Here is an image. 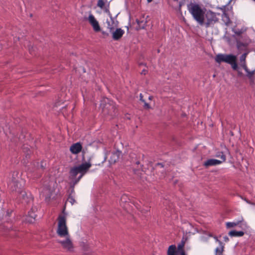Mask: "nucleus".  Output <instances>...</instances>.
Instances as JSON below:
<instances>
[{"label":"nucleus","instance_id":"f257e3e1","mask_svg":"<svg viewBox=\"0 0 255 255\" xmlns=\"http://www.w3.org/2000/svg\"><path fill=\"white\" fill-rule=\"evenodd\" d=\"M58 226L57 229V234L60 237H66V239L63 240H59L62 248L67 252H73L74 247L73 243L69 238L68 228L66 225L67 215L63 210L62 213L60 214L57 218Z\"/></svg>","mask_w":255,"mask_h":255},{"label":"nucleus","instance_id":"f03ea898","mask_svg":"<svg viewBox=\"0 0 255 255\" xmlns=\"http://www.w3.org/2000/svg\"><path fill=\"white\" fill-rule=\"evenodd\" d=\"M24 181L19 176L18 171H14L11 173V177L8 183V186L10 191L15 194V195L25 199L27 194L23 190Z\"/></svg>","mask_w":255,"mask_h":255},{"label":"nucleus","instance_id":"7ed1b4c3","mask_svg":"<svg viewBox=\"0 0 255 255\" xmlns=\"http://www.w3.org/2000/svg\"><path fill=\"white\" fill-rule=\"evenodd\" d=\"M187 8L193 19L200 25H204L206 10L202 8L198 3L195 2H191L188 3L187 5Z\"/></svg>","mask_w":255,"mask_h":255},{"label":"nucleus","instance_id":"20e7f679","mask_svg":"<svg viewBox=\"0 0 255 255\" xmlns=\"http://www.w3.org/2000/svg\"><path fill=\"white\" fill-rule=\"evenodd\" d=\"M91 165L90 163L85 162L71 169L70 174L74 186L78 183Z\"/></svg>","mask_w":255,"mask_h":255},{"label":"nucleus","instance_id":"39448f33","mask_svg":"<svg viewBox=\"0 0 255 255\" xmlns=\"http://www.w3.org/2000/svg\"><path fill=\"white\" fill-rule=\"evenodd\" d=\"M100 108L104 115H110L112 117L116 115L117 110L116 105L108 98H104L101 101Z\"/></svg>","mask_w":255,"mask_h":255},{"label":"nucleus","instance_id":"423d86ee","mask_svg":"<svg viewBox=\"0 0 255 255\" xmlns=\"http://www.w3.org/2000/svg\"><path fill=\"white\" fill-rule=\"evenodd\" d=\"M215 61L218 63L225 62L230 64L232 68L236 70L238 68L237 57L232 54H218L215 58Z\"/></svg>","mask_w":255,"mask_h":255},{"label":"nucleus","instance_id":"0eeeda50","mask_svg":"<svg viewBox=\"0 0 255 255\" xmlns=\"http://www.w3.org/2000/svg\"><path fill=\"white\" fill-rule=\"evenodd\" d=\"M217 21V17L215 13L209 10L206 12L205 11V20L204 24L206 27H209L211 24Z\"/></svg>","mask_w":255,"mask_h":255},{"label":"nucleus","instance_id":"6e6552de","mask_svg":"<svg viewBox=\"0 0 255 255\" xmlns=\"http://www.w3.org/2000/svg\"><path fill=\"white\" fill-rule=\"evenodd\" d=\"M88 20L95 32H99L101 30V27L98 21L92 14H89Z\"/></svg>","mask_w":255,"mask_h":255},{"label":"nucleus","instance_id":"1a4fd4ad","mask_svg":"<svg viewBox=\"0 0 255 255\" xmlns=\"http://www.w3.org/2000/svg\"><path fill=\"white\" fill-rule=\"evenodd\" d=\"M82 149V145L80 142H76L71 145L70 147V151L74 154L80 153Z\"/></svg>","mask_w":255,"mask_h":255},{"label":"nucleus","instance_id":"9d476101","mask_svg":"<svg viewBox=\"0 0 255 255\" xmlns=\"http://www.w3.org/2000/svg\"><path fill=\"white\" fill-rule=\"evenodd\" d=\"M112 38L115 40H119L120 39L125 33L124 30L121 28H117L114 31L112 32Z\"/></svg>","mask_w":255,"mask_h":255},{"label":"nucleus","instance_id":"9b49d317","mask_svg":"<svg viewBox=\"0 0 255 255\" xmlns=\"http://www.w3.org/2000/svg\"><path fill=\"white\" fill-rule=\"evenodd\" d=\"M221 162L220 161V160L216 159H209L204 162L203 165L208 168L210 166H215L217 165L220 164Z\"/></svg>","mask_w":255,"mask_h":255},{"label":"nucleus","instance_id":"f8f14e48","mask_svg":"<svg viewBox=\"0 0 255 255\" xmlns=\"http://www.w3.org/2000/svg\"><path fill=\"white\" fill-rule=\"evenodd\" d=\"M216 242H218L219 244V247H217L215 250V255H223V251L224 249V245L222 242L218 240L216 237H214Z\"/></svg>","mask_w":255,"mask_h":255},{"label":"nucleus","instance_id":"ddd939ff","mask_svg":"<svg viewBox=\"0 0 255 255\" xmlns=\"http://www.w3.org/2000/svg\"><path fill=\"white\" fill-rule=\"evenodd\" d=\"M121 153V152L119 151L112 152L109 159V162L110 163L112 164L116 163L119 160Z\"/></svg>","mask_w":255,"mask_h":255},{"label":"nucleus","instance_id":"4468645a","mask_svg":"<svg viewBox=\"0 0 255 255\" xmlns=\"http://www.w3.org/2000/svg\"><path fill=\"white\" fill-rule=\"evenodd\" d=\"M106 23L107 24V28L109 29L110 32H112L115 28L117 27V24L112 17H111L110 20H107Z\"/></svg>","mask_w":255,"mask_h":255},{"label":"nucleus","instance_id":"2eb2a0df","mask_svg":"<svg viewBox=\"0 0 255 255\" xmlns=\"http://www.w3.org/2000/svg\"><path fill=\"white\" fill-rule=\"evenodd\" d=\"M245 71L247 73V76L249 79L250 83L251 84H254L255 81L254 75H255V69L253 71H250L247 67V70H245Z\"/></svg>","mask_w":255,"mask_h":255},{"label":"nucleus","instance_id":"dca6fc26","mask_svg":"<svg viewBox=\"0 0 255 255\" xmlns=\"http://www.w3.org/2000/svg\"><path fill=\"white\" fill-rule=\"evenodd\" d=\"M248 54V52L245 53L241 55L240 58L241 66L244 70H247V65L246 64V59Z\"/></svg>","mask_w":255,"mask_h":255},{"label":"nucleus","instance_id":"f3484780","mask_svg":"<svg viewBox=\"0 0 255 255\" xmlns=\"http://www.w3.org/2000/svg\"><path fill=\"white\" fill-rule=\"evenodd\" d=\"M167 254V255H177L176 246L174 245L170 246L168 249Z\"/></svg>","mask_w":255,"mask_h":255},{"label":"nucleus","instance_id":"a211bd4d","mask_svg":"<svg viewBox=\"0 0 255 255\" xmlns=\"http://www.w3.org/2000/svg\"><path fill=\"white\" fill-rule=\"evenodd\" d=\"M129 200V197L126 194H123L120 199V205L121 206L123 207L124 208H125L126 206H125L124 204H127Z\"/></svg>","mask_w":255,"mask_h":255},{"label":"nucleus","instance_id":"6ab92c4d","mask_svg":"<svg viewBox=\"0 0 255 255\" xmlns=\"http://www.w3.org/2000/svg\"><path fill=\"white\" fill-rule=\"evenodd\" d=\"M244 234V232L243 231L233 230L229 233V235L231 237H242Z\"/></svg>","mask_w":255,"mask_h":255},{"label":"nucleus","instance_id":"aec40b11","mask_svg":"<svg viewBox=\"0 0 255 255\" xmlns=\"http://www.w3.org/2000/svg\"><path fill=\"white\" fill-rule=\"evenodd\" d=\"M74 186L73 185L72 189L71 190V193L69 195L67 200V202L70 203L72 205H73L76 202L74 197L72 195V193H74Z\"/></svg>","mask_w":255,"mask_h":255},{"label":"nucleus","instance_id":"412c9836","mask_svg":"<svg viewBox=\"0 0 255 255\" xmlns=\"http://www.w3.org/2000/svg\"><path fill=\"white\" fill-rule=\"evenodd\" d=\"M28 217L31 218V219L28 220V222H32V220H34L37 216L35 214V209L32 208L30 211L28 212Z\"/></svg>","mask_w":255,"mask_h":255},{"label":"nucleus","instance_id":"4be33fe9","mask_svg":"<svg viewBox=\"0 0 255 255\" xmlns=\"http://www.w3.org/2000/svg\"><path fill=\"white\" fill-rule=\"evenodd\" d=\"M216 156L218 158H220L221 160H220V161L221 162V163L224 161H225L226 159V157L225 155L224 154L223 152H218L217 153Z\"/></svg>","mask_w":255,"mask_h":255},{"label":"nucleus","instance_id":"5701e85b","mask_svg":"<svg viewBox=\"0 0 255 255\" xmlns=\"http://www.w3.org/2000/svg\"><path fill=\"white\" fill-rule=\"evenodd\" d=\"M241 222V221L236 222H227L226 227L228 228H233L238 225Z\"/></svg>","mask_w":255,"mask_h":255},{"label":"nucleus","instance_id":"b1692460","mask_svg":"<svg viewBox=\"0 0 255 255\" xmlns=\"http://www.w3.org/2000/svg\"><path fill=\"white\" fill-rule=\"evenodd\" d=\"M136 21L137 24L138 25V26L142 28H144V27L146 23V21H145L144 19H137L136 20Z\"/></svg>","mask_w":255,"mask_h":255},{"label":"nucleus","instance_id":"393cba45","mask_svg":"<svg viewBox=\"0 0 255 255\" xmlns=\"http://www.w3.org/2000/svg\"><path fill=\"white\" fill-rule=\"evenodd\" d=\"M247 44L243 43L239 40H237V47L239 50H242V47L246 48Z\"/></svg>","mask_w":255,"mask_h":255},{"label":"nucleus","instance_id":"a878e982","mask_svg":"<svg viewBox=\"0 0 255 255\" xmlns=\"http://www.w3.org/2000/svg\"><path fill=\"white\" fill-rule=\"evenodd\" d=\"M37 167H36V170H40V169H41V170H43L45 169V165H46V163H45V162L41 161V163H40V165H39V163H37Z\"/></svg>","mask_w":255,"mask_h":255},{"label":"nucleus","instance_id":"bb28decb","mask_svg":"<svg viewBox=\"0 0 255 255\" xmlns=\"http://www.w3.org/2000/svg\"><path fill=\"white\" fill-rule=\"evenodd\" d=\"M185 241H184L183 239L182 240L181 243L178 245L177 250L178 252L184 250L183 248L185 246Z\"/></svg>","mask_w":255,"mask_h":255},{"label":"nucleus","instance_id":"cd10ccee","mask_svg":"<svg viewBox=\"0 0 255 255\" xmlns=\"http://www.w3.org/2000/svg\"><path fill=\"white\" fill-rule=\"evenodd\" d=\"M106 2H107V0H98L97 6L101 9H103L105 6Z\"/></svg>","mask_w":255,"mask_h":255},{"label":"nucleus","instance_id":"c85d7f7f","mask_svg":"<svg viewBox=\"0 0 255 255\" xmlns=\"http://www.w3.org/2000/svg\"><path fill=\"white\" fill-rule=\"evenodd\" d=\"M40 176V174L36 175H35V174H34L33 176L31 173H28V177H31V178H38Z\"/></svg>","mask_w":255,"mask_h":255},{"label":"nucleus","instance_id":"c756f323","mask_svg":"<svg viewBox=\"0 0 255 255\" xmlns=\"http://www.w3.org/2000/svg\"><path fill=\"white\" fill-rule=\"evenodd\" d=\"M144 103V107L146 109H149L150 108V106L148 104L146 103L145 101L144 102H143Z\"/></svg>","mask_w":255,"mask_h":255},{"label":"nucleus","instance_id":"7c9ffc66","mask_svg":"<svg viewBox=\"0 0 255 255\" xmlns=\"http://www.w3.org/2000/svg\"><path fill=\"white\" fill-rule=\"evenodd\" d=\"M242 33V32L241 31H237L235 32V34L238 36L241 35Z\"/></svg>","mask_w":255,"mask_h":255},{"label":"nucleus","instance_id":"2f4dec72","mask_svg":"<svg viewBox=\"0 0 255 255\" xmlns=\"http://www.w3.org/2000/svg\"><path fill=\"white\" fill-rule=\"evenodd\" d=\"M223 239H224V241L226 242H228L229 240V239L227 236L224 237Z\"/></svg>","mask_w":255,"mask_h":255},{"label":"nucleus","instance_id":"473e14b6","mask_svg":"<svg viewBox=\"0 0 255 255\" xmlns=\"http://www.w3.org/2000/svg\"><path fill=\"white\" fill-rule=\"evenodd\" d=\"M140 100L142 102H144V100L143 99V96L142 94H140Z\"/></svg>","mask_w":255,"mask_h":255},{"label":"nucleus","instance_id":"72a5a7b5","mask_svg":"<svg viewBox=\"0 0 255 255\" xmlns=\"http://www.w3.org/2000/svg\"><path fill=\"white\" fill-rule=\"evenodd\" d=\"M180 255H186L184 250L179 252Z\"/></svg>","mask_w":255,"mask_h":255},{"label":"nucleus","instance_id":"f704fd0d","mask_svg":"<svg viewBox=\"0 0 255 255\" xmlns=\"http://www.w3.org/2000/svg\"><path fill=\"white\" fill-rule=\"evenodd\" d=\"M226 18L227 19V21L226 22V24L228 25L230 22V19H229V17H226Z\"/></svg>","mask_w":255,"mask_h":255},{"label":"nucleus","instance_id":"c9c22d12","mask_svg":"<svg viewBox=\"0 0 255 255\" xmlns=\"http://www.w3.org/2000/svg\"><path fill=\"white\" fill-rule=\"evenodd\" d=\"M146 72H147V71H146V70H144V69H143V70L142 71V72H141V73L142 74H144V75H145V74H146Z\"/></svg>","mask_w":255,"mask_h":255},{"label":"nucleus","instance_id":"e433bc0d","mask_svg":"<svg viewBox=\"0 0 255 255\" xmlns=\"http://www.w3.org/2000/svg\"><path fill=\"white\" fill-rule=\"evenodd\" d=\"M153 0H147V1L148 3H150L151 2V1H152Z\"/></svg>","mask_w":255,"mask_h":255},{"label":"nucleus","instance_id":"4c0bfd02","mask_svg":"<svg viewBox=\"0 0 255 255\" xmlns=\"http://www.w3.org/2000/svg\"><path fill=\"white\" fill-rule=\"evenodd\" d=\"M148 98H149V100H151L152 98V97L149 96Z\"/></svg>","mask_w":255,"mask_h":255},{"label":"nucleus","instance_id":"58836bf2","mask_svg":"<svg viewBox=\"0 0 255 255\" xmlns=\"http://www.w3.org/2000/svg\"><path fill=\"white\" fill-rule=\"evenodd\" d=\"M29 155V153H27V154L26 155V157H27V156Z\"/></svg>","mask_w":255,"mask_h":255},{"label":"nucleus","instance_id":"ea45409f","mask_svg":"<svg viewBox=\"0 0 255 255\" xmlns=\"http://www.w3.org/2000/svg\"><path fill=\"white\" fill-rule=\"evenodd\" d=\"M254 1H255V0H253Z\"/></svg>","mask_w":255,"mask_h":255}]
</instances>
